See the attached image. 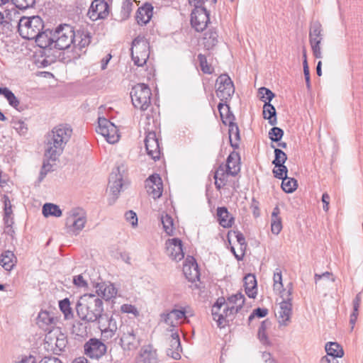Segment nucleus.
<instances>
[{"instance_id": "36", "label": "nucleus", "mask_w": 363, "mask_h": 363, "mask_svg": "<svg viewBox=\"0 0 363 363\" xmlns=\"http://www.w3.org/2000/svg\"><path fill=\"white\" fill-rule=\"evenodd\" d=\"M323 26L318 21H312L310 25L309 29V41H315L320 39L323 40Z\"/></svg>"}, {"instance_id": "18", "label": "nucleus", "mask_w": 363, "mask_h": 363, "mask_svg": "<svg viewBox=\"0 0 363 363\" xmlns=\"http://www.w3.org/2000/svg\"><path fill=\"white\" fill-rule=\"evenodd\" d=\"M144 143L147 154L155 161L159 160L160 158L161 150L159 140L156 136L155 132H146Z\"/></svg>"}, {"instance_id": "30", "label": "nucleus", "mask_w": 363, "mask_h": 363, "mask_svg": "<svg viewBox=\"0 0 363 363\" xmlns=\"http://www.w3.org/2000/svg\"><path fill=\"white\" fill-rule=\"evenodd\" d=\"M272 325V322L269 318H267L261 322L260 325L257 331V338L259 342L264 346L271 345V342L269 340L267 330Z\"/></svg>"}, {"instance_id": "35", "label": "nucleus", "mask_w": 363, "mask_h": 363, "mask_svg": "<svg viewBox=\"0 0 363 363\" xmlns=\"http://www.w3.org/2000/svg\"><path fill=\"white\" fill-rule=\"evenodd\" d=\"M218 35L215 29H209L204 33L203 45L208 50H212L218 43Z\"/></svg>"}, {"instance_id": "15", "label": "nucleus", "mask_w": 363, "mask_h": 363, "mask_svg": "<svg viewBox=\"0 0 363 363\" xmlns=\"http://www.w3.org/2000/svg\"><path fill=\"white\" fill-rule=\"evenodd\" d=\"M183 273L186 279L194 283L200 281V269L196 259L194 256L187 255L183 264Z\"/></svg>"}, {"instance_id": "12", "label": "nucleus", "mask_w": 363, "mask_h": 363, "mask_svg": "<svg viewBox=\"0 0 363 363\" xmlns=\"http://www.w3.org/2000/svg\"><path fill=\"white\" fill-rule=\"evenodd\" d=\"M84 354L91 359H99L104 355L107 346L99 339L93 337L84 344Z\"/></svg>"}, {"instance_id": "32", "label": "nucleus", "mask_w": 363, "mask_h": 363, "mask_svg": "<svg viewBox=\"0 0 363 363\" xmlns=\"http://www.w3.org/2000/svg\"><path fill=\"white\" fill-rule=\"evenodd\" d=\"M263 118L268 120L271 125H275L277 123V111L274 105L269 102H265L263 106Z\"/></svg>"}, {"instance_id": "50", "label": "nucleus", "mask_w": 363, "mask_h": 363, "mask_svg": "<svg viewBox=\"0 0 363 363\" xmlns=\"http://www.w3.org/2000/svg\"><path fill=\"white\" fill-rule=\"evenodd\" d=\"M67 344V337L60 332L59 335L57 336V337L55 338L54 346H55V347L57 348L60 351H63L65 350Z\"/></svg>"}, {"instance_id": "19", "label": "nucleus", "mask_w": 363, "mask_h": 363, "mask_svg": "<svg viewBox=\"0 0 363 363\" xmlns=\"http://www.w3.org/2000/svg\"><path fill=\"white\" fill-rule=\"evenodd\" d=\"M145 189L148 194L156 200L160 198L163 191V183L158 174H152L145 181Z\"/></svg>"}, {"instance_id": "48", "label": "nucleus", "mask_w": 363, "mask_h": 363, "mask_svg": "<svg viewBox=\"0 0 363 363\" xmlns=\"http://www.w3.org/2000/svg\"><path fill=\"white\" fill-rule=\"evenodd\" d=\"M198 60L199 62L201 69L204 74H211L213 72L214 69L211 67V65L208 64L206 55L201 53L199 54Z\"/></svg>"}, {"instance_id": "38", "label": "nucleus", "mask_w": 363, "mask_h": 363, "mask_svg": "<svg viewBox=\"0 0 363 363\" xmlns=\"http://www.w3.org/2000/svg\"><path fill=\"white\" fill-rule=\"evenodd\" d=\"M220 116L223 124L229 127L228 134L232 135L233 133V127H235L237 123L235 122V116L230 110V106H227L226 114L224 116L223 113H221Z\"/></svg>"}, {"instance_id": "55", "label": "nucleus", "mask_w": 363, "mask_h": 363, "mask_svg": "<svg viewBox=\"0 0 363 363\" xmlns=\"http://www.w3.org/2000/svg\"><path fill=\"white\" fill-rule=\"evenodd\" d=\"M84 274H79L73 277L72 282L77 287H87L89 281L85 279Z\"/></svg>"}, {"instance_id": "42", "label": "nucleus", "mask_w": 363, "mask_h": 363, "mask_svg": "<svg viewBox=\"0 0 363 363\" xmlns=\"http://www.w3.org/2000/svg\"><path fill=\"white\" fill-rule=\"evenodd\" d=\"M297 187L298 182L296 179L287 177V179H282L281 189L284 192L287 194L293 193Z\"/></svg>"}, {"instance_id": "57", "label": "nucleus", "mask_w": 363, "mask_h": 363, "mask_svg": "<svg viewBox=\"0 0 363 363\" xmlns=\"http://www.w3.org/2000/svg\"><path fill=\"white\" fill-rule=\"evenodd\" d=\"M125 220L130 223L133 228L138 226V216L135 212L132 210L128 211L125 213Z\"/></svg>"}, {"instance_id": "63", "label": "nucleus", "mask_w": 363, "mask_h": 363, "mask_svg": "<svg viewBox=\"0 0 363 363\" xmlns=\"http://www.w3.org/2000/svg\"><path fill=\"white\" fill-rule=\"evenodd\" d=\"M207 0H188L190 5L194 6V9H200L206 11V6H204Z\"/></svg>"}, {"instance_id": "16", "label": "nucleus", "mask_w": 363, "mask_h": 363, "mask_svg": "<svg viewBox=\"0 0 363 363\" xmlns=\"http://www.w3.org/2000/svg\"><path fill=\"white\" fill-rule=\"evenodd\" d=\"M121 331L123 333L119 339V344L121 347L125 350H133L138 348L140 345L139 340L132 327L125 325Z\"/></svg>"}, {"instance_id": "59", "label": "nucleus", "mask_w": 363, "mask_h": 363, "mask_svg": "<svg viewBox=\"0 0 363 363\" xmlns=\"http://www.w3.org/2000/svg\"><path fill=\"white\" fill-rule=\"evenodd\" d=\"M172 314L171 311L169 312H164L160 315V320L164 322V323L169 325L172 328L168 330L169 331L173 332L174 328L176 325L174 324L172 321H170V315Z\"/></svg>"}, {"instance_id": "25", "label": "nucleus", "mask_w": 363, "mask_h": 363, "mask_svg": "<svg viewBox=\"0 0 363 363\" xmlns=\"http://www.w3.org/2000/svg\"><path fill=\"white\" fill-rule=\"evenodd\" d=\"M135 361L136 363H158L157 350L151 345L143 346Z\"/></svg>"}, {"instance_id": "10", "label": "nucleus", "mask_w": 363, "mask_h": 363, "mask_svg": "<svg viewBox=\"0 0 363 363\" xmlns=\"http://www.w3.org/2000/svg\"><path fill=\"white\" fill-rule=\"evenodd\" d=\"M121 169L124 172V165L121 164L116 167L109 175L108 178V187L110 191L113 195V198L108 201L109 205H113L116 199L118 198L121 189L123 186V175L121 173Z\"/></svg>"}, {"instance_id": "20", "label": "nucleus", "mask_w": 363, "mask_h": 363, "mask_svg": "<svg viewBox=\"0 0 363 363\" xmlns=\"http://www.w3.org/2000/svg\"><path fill=\"white\" fill-rule=\"evenodd\" d=\"M284 292L285 289L280 291V296L283 300L279 303L281 311L279 312V323L280 325L286 326L291 320L293 305L289 298H285Z\"/></svg>"}, {"instance_id": "9", "label": "nucleus", "mask_w": 363, "mask_h": 363, "mask_svg": "<svg viewBox=\"0 0 363 363\" xmlns=\"http://www.w3.org/2000/svg\"><path fill=\"white\" fill-rule=\"evenodd\" d=\"M96 131L103 135L110 144L117 143L120 138L119 130L117 126L105 117L98 118V126Z\"/></svg>"}, {"instance_id": "62", "label": "nucleus", "mask_w": 363, "mask_h": 363, "mask_svg": "<svg viewBox=\"0 0 363 363\" xmlns=\"http://www.w3.org/2000/svg\"><path fill=\"white\" fill-rule=\"evenodd\" d=\"M3 199H4V215H6V216H12V214H13L12 206H11V201H10L9 196L6 195H4Z\"/></svg>"}, {"instance_id": "23", "label": "nucleus", "mask_w": 363, "mask_h": 363, "mask_svg": "<svg viewBox=\"0 0 363 363\" xmlns=\"http://www.w3.org/2000/svg\"><path fill=\"white\" fill-rule=\"evenodd\" d=\"M56 320L57 318L54 316L53 314L47 311L42 310L38 315L36 324L41 330L43 331H47L48 330H52L56 328L55 327L56 324Z\"/></svg>"}, {"instance_id": "37", "label": "nucleus", "mask_w": 363, "mask_h": 363, "mask_svg": "<svg viewBox=\"0 0 363 363\" xmlns=\"http://www.w3.org/2000/svg\"><path fill=\"white\" fill-rule=\"evenodd\" d=\"M236 159H238V162L240 161V153L236 151H232L226 159L225 174L227 175L235 177L240 172V167H238V168L235 170H232V168H230L231 163Z\"/></svg>"}, {"instance_id": "39", "label": "nucleus", "mask_w": 363, "mask_h": 363, "mask_svg": "<svg viewBox=\"0 0 363 363\" xmlns=\"http://www.w3.org/2000/svg\"><path fill=\"white\" fill-rule=\"evenodd\" d=\"M42 213L45 218L50 216L60 217L62 212L60 207L54 203H46L43 206Z\"/></svg>"}, {"instance_id": "47", "label": "nucleus", "mask_w": 363, "mask_h": 363, "mask_svg": "<svg viewBox=\"0 0 363 363\" xmlns=\"http://www.w3.org/2000/svg\"><path fill=\"white\" fill-rule=\"evenodd\" d=\"M272 173L276 179H287L288 168L284 164L274 165Z\"/></svg>"}, {"instance_id": "52", "label": "nucleus", "mask_w": 363, "mask_h": 363, "mask_svg": "<svg viewBox=\"0 0 363 363\" xmlns=\"http://www.w3.org/2000/svg\"><path fill=\"white\" fill-rule=\"evenodd\" d=\"M104 320H105L106 328L117 331V323L113 315H109L108 313H105Z\"/></svg>"}, {"instance_id": "22", "label": "nucleus", "mask_w": 363, "mask_h": 363, "mask_svg": "<svg viewBox=\"0 0 363 363\" xmlns=\"http://www.w3.org/2000/svg\"><path fill=\"white\" fill-rule=\"evenodd\" d=\"M153 9V6L149 2H145L140 6L135 13L138 24L141 26L147 25L152 17Z\"/></svg>"}, {"instance_id": "46", "label": "nucleus", "mask_w": 363, "mask_h": 363, "mask_svg": "<svg viewBox=\"0 0 363 363\" xmlns=\"http://www.w3.org/2000/svg\"><path fill=\"white\" fill-rule=\"evenodd\" d=\"M45 336V342L52 349L54 347L55 338L57 337L60 333V328H56L52 330H48Z\"/></svg>"}, {"instance_id": "45", "label": "nucleus", "mask_w": 363, "mask_h": 363, "mask_svg": "<svg viewBox=\"0 0 363 363\" xmlns=\"http://www.w3.org/2000/svg\"><path fill=\"white\" fill-rule=\"evenodd\" d=\"M269 131V138L272 143L280 142L284 136V131L282 128L273 125Z\"/></svg>"}, {"instance_id": "64", "label": "nucleus", "mask_w": 363, "mask_h": 363, "mask_svg": "<svg viewBox=\"0 0 363 363\" xmlns=\"http://www.w3.org/2000/svg\"><path fill=\"white\" fill-rule=\"evenodd\" d=\"M252 312L254 313L256 318H262L266 317L269 313V310L266 308L257 307L255 308Z\"/></svg>"}, {"instance_id": "14", "label": "nucleus", "mask_w": 363, "mask_h": 363, "mask_svg": "<svg viewBox=\"0 0 363 363\" xmlns=\"http://www.w3.org/2000/svg\"><path fill=\"white\" fill-rule=\"evenodd\" d=\"M110 12V6L105 0H94L88 11L89 18L95 21L98 19H105Z\"/></svg>"}, {"instance_id": "8", "label": "nucleus", "mask_w": 363, "mask_h": 363, "mask_svg": "<svg viewBox=\"0 0 363 363\" xmlns=\"http://www.w3.org/2000/svg\"><path fill=\"white\" fill-rule=\"evenodd\" d=\"M216 96L222 101H229L234 92L235 86L231 78L227 73L221 74L216 81Z\"/></svg>"}, {"instance_id": "56", "label": "nucleus", "mask_w": 363, "mask_h": 363, "mask_svg": "<svg viewBox=\"0 0 363 363\" xmlns=\"http://www.w3.org/2000/svg\"><path fill=\"white\" fill-rule=\"evenodd\" d=\"M121 311L123 313H131L133 314L135 317H138L140 315V313L138 308L132 304L125 303L121 306Z\"/></svg>"}, {"instance_id": "1", "label": "nucleus", "mask_w": 363, "mask_h": 363, "mask_svg": "<svg viewBox=\"0 0 363 363\" xmlns=\"http://www.w3.org/2000/svg\"><path fill=\"white\" fill-rule=\"evenodd\" d=\"M67 24H60L54 31L50 29L41 30L38 36L34 38L38 46L44 49L46 57H52L50 61L65 62L67 59L66 52L68 49V40L65 27Z\"/></svg>"}, {"instance_id": "21", "label": "nucleus", "mask_w": 363, "mask_h": 363, "mask_svg": "<svg viewBox=\"0 0 363 363\" xmlns=\"http://www.w3.org/2000/svg\"><path fill=\"white\" fill-rule=\"evenodd\" d=\"M243 308L242 305L236 306H226L223 309L222 314L219 315V319H217V325L220 328H223L226 325H229L230 321H233L235 315L238 314Z\"/></svg>"}, {"instance_id": "29", "label": "nucleus", "mask_w": 363, "mask_h": 363, "mask_svg": "<svg viewBox=\"0 0 363 363\" xmlns=\"http://www.w3.org/2000/svg\"><path fill=\"white\" fill-rule=\"evenodd\" d=\"M0 95H2L7 100L9 104L18 111L23 110L21 106L20 101L14 94L7 87H0Z\"/></svg>"}, {"instance_id": "27", "label": "nucleus", "mask_w": 363, "mask_h": 363, "mask_svg": "<svg viewBox=\"0 0 363 363\" xmlns=\"http://www.w3.org/2000/svg\"><path fill=\"white\" fill-rule=\"evenodd\" d=\"M244 287L246 295L255 298L257 294V281L254 274L249 273L243 278Z\"/></svg>"}, {"instance_id": "40", "label": "nucleus", "mask_w": 363, "mask_h": 363, "mask_svg": "<svg viewBox=\"0 0 363 363\" xmlns=\"http://www.w3.org/2000/svg\"><path fill=\"white\" fill-rule=\"evenodd\" d=\"M70 32L72 33V35L71 36V42L69 43V48L72 46V56L69 55V62L71 61V57H72L73 60H75L80 57L81 54L77 52V43H79L80 38H82L83 35L82 33H80L79 32L75 33L73 30H71Z\"/></svg>"}, {"instance_id": "41", "label": "nucleus", "mask_w": 363, "mask_h": 363, "mask_svg": "<svg viewBox=\"0 0 363 363\" xmlns=\"http://www.w3.org/2000/svg\"><path fill=\"white\" fill-rule=\"evenodd\" d=\"M270 147L274 149V159L272 161V164L274 165H279L282 164H285L287 160V155L280 148L276 147V145L271 143Z\"/></svg>"}, {"instance_id": "7", "label": "nucleus", "mask_w": 363, "mask_h": 363, "mask_svg": "<svg viewBox=\"0 0 363 363\" xmlns=\"http://www.w3.org/2000/svg\"><path fill=\"white\" fill-rule=\"evenodd\" d=\"M130 55L135 65L143 67L146 64L150 55V45L144 36L138 35L133 39Z\"/></svg>"}, {"instance_id": "53", "label": "nucleus", "mask_w": 363, "mask_h": 363, "mask_svg": "<svg viewBox=\"0 0 363 363\" xmlns=\"http://www.w3.org/2000/svg\"><path fill=\"white\" fill-rule=\"evenodd\" d=\"M309 43L311 46L313 55L315 57V58H317V59L322 58L321 48L320 46L321 41H320V39H318V40H315V41L310 40Z\"/></svg>"}, {"instance_id": "49", "label": "nucleus", "mask_w": 363, "mask_h": 363, "mask_svg": "<svg viewBox=\"0 0 363 363\" xmlns=\"http://www.w3.org/2000/svg\"><path fill=\"white\" fill-rule=\"evenodd\" d=\"M12 127L21 135L26 133L28 128L25 122L22 120L13 118L11 121Z\"/></svg>"}, {"instance_id": "24", "label": "nucleus", "mask_w": 363, "mask_h": 363, "mask_svg": "<svg viewBox=\"0 0 363 363\" xmlns=\"http://www.w3.org/2000/svg\"><path fill=\"white\" fill-rule=\"evenodd\" d=\"M182 352L181 340L178 332H172L169 339V347L167 350V355L172 359H180Z\"/></svg>"}, {"instance_id": "11", "label": "nucleus", "mask_w": 363, "mask_h": 363, "mask_svg": "<svg viewBox=\"0 0 363 363\" xmlns=\"http://www.w3.org/2000/svg\"><path fill=\"white\" fill-rule=\"evenodd\" d=\"M69 234L77 235L84 228L86 223V212L82 208H74L69 211Z\"/></svg>"}, {"instance_id": "28", "label": "nucleus", "mask_w": 363, "mask_h": 363, "mask_svg": "<svg viewBox=\"0 0 363 363\" xmlns=\"http://www.w3.org/2000/svg\"><path fill=\"white\" fill-rule=\"evenodd\" d=\"M17 258L10 250L4 251L0 255V264L6 271H11L16 266Z\"/></svg>"}, {"instance_id": "33", "label": "nucleus", "mask_w": 363, "mask_h": 363, "mask_svg": "<svg viewBox=\"0 0 363 363\" xmlns=\"http://www.w3.org/2000/svg\"><path fill=\"white\" fill-rule=\"evenodd\" d=\"M160 220L162 224L164 231L167 235L172 236L174 235V226L172 217L165 211H162L160 216Z\"/></svg>"}, {"instance_id": "2", "label": "nucleus", "mask_w": 363, "mask_h": 363, "mask_svg": "<svg viewBox=\"0 0 363 363\" xmlns=\"http://www.w3.org/2000/svg\"><path fill=\"white\" fill-rule=\"evenodd\" d=\"M103 299L96 293H87L80 296L76 310L81 320L86 323L98 322L101 324L105 314Z\"/></svg>"}, {"instance_id": "17", "label": "nucleus", "mask_w": 363, "mask_h": 363, "mask_svg": "<svg viewBox=\"0 0 363 363\" xmlns=\"http://www.w3.org/2000/svg\"><path fill=\"white\" fill-rule=\"evenodd\" d=\"M165 252L173 260L180 261L184 257L182 240L179 238L168 239L165 242Z\"/></svg>"}, {"instance_id": "51", "label": "nucleus", "mask_w": 363, "mask_h": 363, "mask_svg": "<svg viewBox=\"0 0 363 363\" xmlns=\"http://www.w3.org/2000/svg\"><path fill=\"white\" fill-rule=\"evenodd\" d=\"M12 4L19 9L24 10L35 4V0H11Z\"/></svg>"}, {"instance_id": "13", "label": "nucleus", "mask_w": 363, "mask_h": 363, "mask_svg": "<svg viewBox=\"0 0 363 363\" xmlns=\"http://www.w3.org/2000/svg\"><path fill=\"white\" fill-rule=\"evenodd\" d=\"M210 23V11L206 8V11L200 9H193L190 14V23L196 32H202Z\"/></svg>"}, {"instance_id": "5", "label": "nucleus", "mask_w": 363, "mask_h": 363, "mask_svg": "<svg viewBox=\"0 0 363 363\" xmlns=\"http://www.w3.org/2000/svg\"><path fill=\"white\" fill-rule=\"evenodd\" d=\"M44 28V22L38 16H23L18 23L19 35L25 39L33 40L38 33Z\"/></svg>"}, {"instance_id": "58", "label": "nucleus", "mask_w": 363, "mask_h": 363, "mask_svg": "<svg viewBox=\"0 0 363 363\" xmlns=\"http://www.w3.org/2000/svg\"><path fill=\"white\" fill-rule=\"evenodd\" d=\"M282 229L281 218L272 219L271 230L274 235H278Z\"/></svg>"}, {"instance_id": "31", "label": "nucleus", "mask_w": 363, "mask_h": 363, "mask_svg": "<svg viewBox=\"0 0 363 363\" xmlns=\"http://www.w3.org/2000/svg\"><path fill=\"white\" fill-rule=\"evenodd\" d=\"M75 328L76 325H72L71 333L72 337H71L72 340H69V347H74L75 349H77L83 345V342L86 340L88 336V333L85 328L81 331V333H76Z\"/></svg>"}, {"instance_id": "44", "label": "nucleus", "mask_w": 363, "mask_h": 363, "mask_svg": "<svg viewBox=\"0 0 363 363\" xmlns=\"http://www.w3.org/2000/svg\"><path fill=\"white\" fill-rule=\"evenodd\" d=\"M258 94L259 99L263 102H271V101L275 97V94L272 91L269 89L262 86L258 89Z\"/></svg>"}, {"instance_id": "6", "label": "nucleus", "mask_w": 363, "mask_h": 363, "mask_svg": "<svg viewBox=\"0 0 363 363\" xmlns=\"http://www.w3.org/2000/svg\"><path fill=\"white\" fill-rule=\"evenodd\" d=\"M130 97L133 106L145 111L151 104L152 91L148 84L138 83L132 87Z\"/></svg>"}, {"instance_id": "43", "label": "nucleus", "mask_w": 363, "mask_h": 363, "mask_svg": "<svg viewBox=\"0 0 363 363\" xmlns=\"http://www.w3.org/2000/svg\"><path fill=\"white\" fill-rule=\"evenodd\" d=\"M133 1H128V0H123L122 3L121 10V21H124L128 20L130 16V13L133 11Z\"/></svg>"}, {"instance_id": "60", "label": "nucleus", "mask_w": 363, "mask_h": 363, "mask_svg": "<svg viewBox=\"0 0 363 363\" xmlns=\"http://www.w3.org/2000/svg\"><path fill=\"white\" fill-rule=\"evenodd\" d=\"M116 296H115L113 298H110L108 300H104L105 302L110 306L109 308H106V311L105 313H108L109 315H116L117 316H119V313L117 311V310L115 308V298Z\"/></svg>"}, {"instance_id": "34", "label": "nucleus", "mask_w": 363, "mask_h": 363, "mask_svg": "<svg viewBox=\"0 0 363 363\" xmlns=\"http://www.w3.org/2000/svg\"><path fill=\"white\" fill-rule=\"evenodd\" d=\"M325 348L327 352V356H329L331 358H340L344 355V350L342 346L336 342H327Z\"/></svg>"}, {"instance_id": "26", "label": "nucleus", "mask_w": 363, "mask_h": 363, "mask_svg": "<svg viewBox=\"0 0 363 363\" xmlns=\"http://www.w3.org/2000/svg\"><path fill=\"white\" fill-rule=\"evenodd\" d=\"M216 216L219 225L224 228H231L235 222V217L230 213L225 206L217 208Z\"/></svg>"}, {"instance_id": "4", "label": "nucleus", "mask_w": 363, "mask_h": 363, "mask_svg": "<svg viewBox=\"0 0 363 363\" xmlns=\"http://www.w3.org/2000/svg\"><path fill=\"white\" fill-rule=\"evenodd\" d=\"M84 276L89 277V281L93 288L96 289L95 293L101 296L104 300H108L116 296L118 290L114 284L110 281L106 282L100 277L98 272L94 269L86 270Z\"/></svg>"}, {"instance_id": "3", "label": "nucleus", "mask_w": 363, "mask_h": 363, "mask_svg": "<svg viewBox=\"0 0 363 363\" xmlns=\"http://www.w3.org/2000/svg\"><path fill=\"white\" fill-rule=\"evenodd\" d=\"M67 130L65 126L60 125L48 134L45 147V157L53 161L57 160L62 152L63 145L66 143L64 139Z\"/></svg>"}, {"instance_id": "61", "label": "nucleus", "mask_w": 363, "mask_h": 363, "mask_svg": "<svg viewBox=\"0 0 363 363\" xmlns=\"http://www.w3.org/2000/svg\"><path fill=\"white\" fill-rule=\"evenodd\" d=\"M238 300H242V302L240 305L244 306L245 303V298L244 294L241 291H238L235 294H233L232 296L228 298V301L230 303H236Z\"/></svg>"}, {"instance_id": "54", "label": "nucleus", "mask_w": 363, "mask_h": 363, "mask_svg": "<svg viewBox=\"0 0 363 363\" xmlns=\"http://www.w3.org/2000/svg\"><path fill=\"white\" fill-rule=\"evenodd\" d=\"M273 280H274V290H278L280 292L281 290L284 289V285L282 283V275H281V271L274 272V277H273Z\"/></svg>"}]
</instances>
